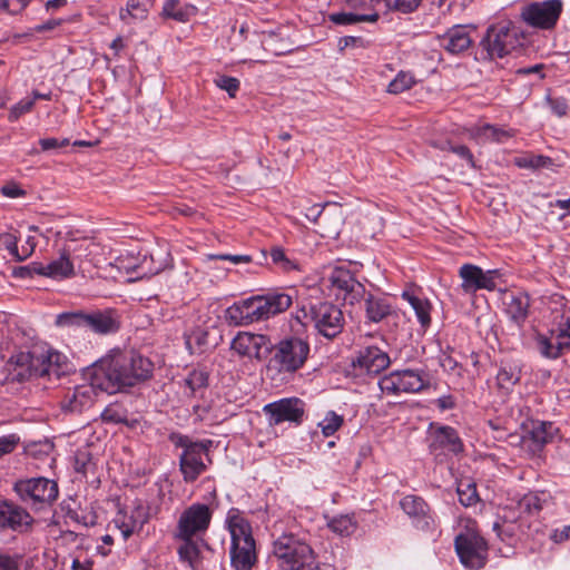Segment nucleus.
<instances>
[{
    "label": "nucleus",
    "mask_w": 570,
    "mask_h": 570,
    "mask_svg": "<svg viewBox=\"0 0 570 570\" xmlns=\"http://www.w3.org/2000/svg\"><path fill=\"white\" fill-rule=\"evenodd\" d=\"M154 363L135 351L114 350L86 371V379L108 394L128 392L153 377Z\"/></svg>",
    "instance_id": "1"
},
{
    "label": "nucleus",
    "mask_w": 570,
    "mask_h": 570,
    "mask_svg": "<svg viewBox=\"0 0 570 570\" xmlns=\"http://www.w3.org/2000/svg\"><path fill=\"white\" fill-rule=\"evenodd\" d=\"M226 525L230 534V567L234 570H252L257 563V551L250 522L238 509L232 508L226 517Z\"/></svg>",
    "instance_id": "2"
},
{
    "label": "nucleus",
    "mask_w": 570,
    "mask_h": 570,
    "mask_svg": "<svg viewBox=\"0 0 570 570\" xmlns=\"http://www.w3.org/2000/svg\"><path fill=\"white\" fill-rule=\"evenodd\" d=\"M59 360L58 352H18L3 365L0 383L24 382L32 377L49 375L52 367H56V372L58 371Z\"/></svg>",
    "instance_id": "3"
},
{
    "label": "nucleus",
    "mask_w": 570,
    "mask_h": 570,
    "mask_svg": "<svg viewBox=\"0 0 570 570\" xmlns=\"http://www.w3.org/2000/svg\"><path fill=\"white\" fill-rule=\"evenodd\" d=\"M303 326H313L318 335L334 340L344 330L345 317L343 311L331 302H316L303 305L295 315Z\"/></svg>",
    "instance_id": "4"
},
{
    "label": "nucleus",
    "mask_w": 570,
    "mask_h": 570,
    "mask_svg": "<svg viewBox=\"0 0 570 570\" xmlns=\"http://www.w3.org/2000/svg\"><path fill=\"white\" fill-rule=\"evenodd\" d=\"M307 341L297 336H287L273 344L267 370L277 374L293 375L306 363L309 354Z\"/></svg>",
    "instance_id": "5"
},
{
    "label": "nucleus",
    "mask_w": 570,
    "mask_h": 570,
    "mask_svg": "<svg viewBox=\"0 0 570 570\" xmlns=\"http://www.w3.org/2000/svg\"><path fill=\"white\" fill-rule=\"evenodd\" d=\"M273 554L281 570H301L315 563L313 549L295 534H283L274 541Z\"/></svg>",
    "instance_id": "6"
},
{
    "label": "nucleus",
    "mask_w": 570,
    "mask_h": 570,
    "mask_svg": "<svg viewBox=\"0 0 570 570\" xmlns=\"http://www.w3.org/2000/svg\"><path fill=\"white\" fill-rule=\"evenodd\" d=\"M13 491L22 502L30 503L36 510L51 507L59 495L57 482L43 476L18 480Z\"/></svg>",
    "instance_id": "7"
},
{
    "label": "nucleus",
    "mask_w": 570,
    "mask_h": 570,
    "mask_svg": "<svg viewBox=\"0 0 570 570\" xmlns=\"http://www.w3.org/2000/svg\"><path fill=\"white\" fill-rule=\"evenodd\" d=\"M518 38L510 22L492 24L480 41L482 59L494 60L509 55L517 46Z\"/></svg>",
    "instance_id": "8"
},
{
    "label": "nucleus",
    "mask_w": 570,
    "mask_h": 570,
    "mask_svg": "<svg viewBox=\"0 0 570 570\" xmlns=\"http://www.w3.org/2000/svg\"><path fill=\"white\" fill-rule=\"evenodd\" d=\"M454 547L460 562L470 570L483 568L488 560V542L478 532L468 530L454 539Z\"/></svg>",
    "instance_id": "9"
},
{
    "label": "nucleus",
    "mask_w": 570,
    "mask_h": 570,
    "mask_svg": "<svg viewBox=\"0 0 570 570\" xmlns=\"http://www.w3.org/2000/svg\"><path fill=\"white\" fill-rule=\"evenodd\" d=\"M562 11L561 0L535 1L523 7L520 17L534 29L551 30L556 27Z\"/></svg>",
    "instance_id": "10"
},
{
    "label": "nucleus",
    "mask_w": 570,
    "mask_h": 570,
    "mask_svg": "<svg viewBox=\"0 0 570 570\" xmlns=\"http://www.w3.org/2000/svg\"><path fill=\"white\" fill-rule=\"evenodd\" d=\"M213 511L207 504L194 503L185 509L177 522L175 539H189L204 534L212 522Z\"/></svg>",
    "instance_id": "11"
},
{
    "label": "nucleus",
    "mask_w": 570,
    "mask_h": 570,
    "mask_svg": "<svg viewBox=\"0 0 570 570\" xmlns=\"http://www.w3.org/2000/svg\"><path fill=\"white\" fill-rule=\"evenodd\" d=\"M169 441L176 446L181 448L179 455V471L186 483L195 482L207 469L202 459V454L191 444V439L178 432H173L168 436Z\"/></svg>",
    "instance_id": "12"
},
{
    "label": "nucleus",
    "mask_w": 570,
    "mask_h": 570,
    "mask_svg": "<svg viewBox=\"0 0 570 570\" xmlns=\"http://www.w3.org/2000/svg\"><path fill=\"white\" fill-rule=\"evenodd\" d=\"M35 523L27 509L12 500L0 498V532L28 534L32 532Z\"/></svg>",
    "instance_id": "13"
},
{
    "label": "nucleus",
    "mask_w": 570,
    "mask_h": 570,
    "mask_svg": "<svg viewBox=\"0 0 570 570\" xmlns=\"http://www.w3.org/2000/svg\"><path fill=\"white\" fill-rule=\"evenodd\" d=\"M230 350L242 357L264 361L272 354L273 343L265 334L238 332L232 340Z\"/></svg>",
    "instance_id": "14"
},
{
    "label": "nucleus",
    "mask_w": 570,
    "mask_h": 570,
    "mask_svg": "<svg viewBox=\"0 0 570 570\" xmlns=\"http://www.w3.org/2000/svg\"><path fill=\"white\" fill-rule=\"evenodd\" d=\"M523 434L520 438L521 446L531 455H539L543 448L551 443L558 432L552 422L530 421L522 424Z\"/></svg>",
    "instance_id": "15"
},
{
    "label": "nucleus",
    "mask_w": 570,
    "mask_h": 570,
    "mask_svg": "<svg viewBox=\"0 0 570 570\" xmlns=\"http://www.w3.org/2000/svg\"><path fill=\"white\" fill-rule=\"evenodd\" d=\"M328 282L336 291V297L343 299L345 304L360 303L365 295V286L344 267H335L328 276Z\"/></svg>",
    "instance_id": "16"
},
{
    "label": "nucleus",
    "mask_w": 570,
    "mask_h": 570,
    "mask_svg": "<svg viewBox=\"0 0 570 570\" xmlns=\"http://www.w3.org/2000/svg\"><path fill=\"white\" fill-rule=\"evenodd\" d=\"M305 217L321 228L320 233L322 235H337L340 233V226L343 223L342 207L330 202L324 205H312L307 208Z\"/></svg>",
    "instance_id": "17"
},
{
    "label": "nucleus",
    "mask_w": 570,
    "mask_h": 570,
    "mask_svg": "<svg viewBox=\"0 0 570 570\" xmlns=\"http://www.w3.org/2000/svg\"><path fill=\"white\" fill-rule=\"evenodd\" d=\"M429 451L434 456L451 453L459 455L464 452V444L458 431L450 425H434L431 423Z\"/></svg>",
    "instance_id": "18"
},
{
    "label": "nucleus",
    "mask_w": 570,
    "mask_h": 570,
    "mask_svg": "<svg viewBox=\"0 0 570 570\" xmlns=\"http://www.w3.org/2000/svg\"><path fill=\"white\" fill-rule=\"evenodd\" d=\"M459 276L462 278V289L465 293H475L480 289L494 291L497 288L495 281L501 274L499 269L484 272L478 265L463 264L459 269Z\"/></svg>",
    "instance_id": "19"
},
{
    "label": "nucleus",
    "mask_w": 570,
    "mask_h": 570,
    "mask_svg": "<svg viewBox=\"0 0 570 570\" xmlns=\"http://www.w3.org/2000/svg\"><path fill=\"white\" fill-rule=\"evenodd\" d=\"M263 411L275 425L286 421L301 424L305 414V403L298 397H285L266 404Z\"/></svg>",
    "instance_id": "20"
},
{
    "label": "nucleus",
    "mask_w": 570,
    "mask_h": 570,
    "mask_svg": "<svg viewBox=\"0 0 570 570\" xmlns=\"http://www.w3.org/2000/svg\"><path fill=\"white\" fill-rule=\"evenodd\" d=\"M261 302L257 295L235 302L225 309L226 323L230 326H247L264 321Z\"/></svg>",
    "instance_id": "21"
},
{
    "label": "nucleus",
    "mask_w": 570,
    "mask_h": 570,
    "mask_svg": "<svg viewBox=\"0 0 570 570\" xmlns=\"http://www.w3.org/2000/svg\"><path fill=\"white\" fill-rule=\"evenodd\" d=\"M389 354L377 345L361 346L352 360V366L361 373L377 375L389 367Z\"/></svg>",
    "instance_id": "22"
},
{
    "label": "nucleus",
    "mask_w": 570,
    "mask_h": 570,
    "mask_svg": "<svg viewBox=\"0 0 570 570\" xmlns=\"http://www.w3.org/2000/svg\"><path fill=\"white\" fill-rule=\"evenodd\" d=\"M400 507L416 529L426 531L432 528L434 519L431 508L423 498L414 494L405 495L400 501Z\"/></svg>",
    "instance_id": "23"
},
{
    "label": "nucleus",
    "mask_w": 570,
    "mask_h": 570,
    "mask_svg": "<svg viewBox=\"0 0 570 570\" xmlns=\"http://www.w3.org/2000/svg\"><path fill=\"white\" fill-rule=\"evenodd\" d=\"M148 519L147 509L141 503H137L130 511L119 509L114 523L120 530L124 540H127L135 532H139L148 522Z\"/></svg>",
    "instance_id": "24"
},
{
    "label": "nucleus",
    "mask_w": 570,
    "mask_h": 570,
    "mask_svg": "<svg viewBox=\"0 0 570 570\" xmlns=\"http://www.w3.org/2000/svg\"><path fill=\"white\" fill-rule=\"evenodd\" d=\"M120 322L114 309H96L86 312L85 330L98 335H108L118 332Z\"/></svg>",
    "instance_id": "25"
},
{
    "label": "nucleus",
    "mask_w": 570,
    "mask_h": 570,
    "mask_svg": "<svg viewBox=\"0 0 570 570\" xmlns=\"http://www.w3.org/2000/svg\"><path fill=\"white\" fill-rule=\"evenodd\" d=\"M540 354L547 358H558L566 351H570V324L550 337L539 334L535 338Z\"/></svg>",
    "instance_id": "26"
},
{
    "label": "nucleus",
    "mask_w": 570,
    "mask_h": 570,
    "mask_svg": "<svg viewBox=\"0 0 570 570\" xmlns=\"http://www.w3.org/2000/svg\"><path fill=\"white\" fill-rule=\"evenodd\" d=\"M99 390L94 386L89 381V385H81L73 389L72 392H68L65 396L62 409L72 413H80L83 410L90 407L94 402V392Z\"/></svg>",
    "instance_id": "27"
},
{
    "label": "nucleus",
    "mask_w": 570,
    "mask_h": 570,
    "mask_svg": "<svg viewBox=\"0 0 570 570\" xmlns=\"http://www.w3.org/2000/svg\"><path fill=\"white\" fill-rule=\"evenodd\" d=\"M362 299L364 301L365 317L371 323H380L393 313V306L385 296L365 291Z\"/></svg>",
    "instance_id": "28"
},
{
    "label": "nucleus",
    "mask_w": 570,
    "mask_h": 570,
    "mask_svg": "<svg viewBox=\"0 0 570 570\" xmlns=\"http://www.w3.org/2000/svg\"><path fill=\"white\" fill-rule=\"evenodd\" d=\"M257 296L262 299L261 309L264 320L287 311L293 304L292 296L284 292H271Z\"/></svg>",
    "instance_id": "29"
},
{
    "label": "nucleus",
    "mask_w": 570,
    "mask_h": 570,
    "mask_svg": "<svg viewBox=\"0 0 570 570\" xmlns=\"http://www.w3.org/2000/svg\"><path fill=\"white\" fill-rule=\"evenodd\" d=\"M443 48L451 53H460L472 45L470 32L464 26H454L440 37Z\"/></svg>",
    "instance_id": "30"
},
{
    "label": "nucleus",
    "mask_w": 570,
    "mask_h": 570,
    "mask_svg": "<svg viewBox=\"0 0 570 570\" xmlns=\"http://www.w3.org/2000/svg\"><path fill=\"white\" fill-rule=\"evenodd\" d=\"M505 305V311L510 318L518 325H521L529 314L530 297L527 293L518 292L508 297Z\"/></svg>",
    "instance_id": "31"
},
{
    "label": "nucleus",
    "mask_w": 570,
    "mask_h": 570,
    "mask_svg": "<svg viewBox=\"0 0 570 570\" xmlns=\"http://www.w3.org/2000/svg\"><path fill=\"white\" fill-rule=\"evenodd\" d=\"M405 393H420L430 387V375L425 370H403Z\"/></svg>",
    "instance_id": "32"
},
{
    "label": "nucleus",
    "mask_w": 570,
    "mask_h": 570,
    "mask_svg": "<svg viewBox=\"0 0 570 570\" xmlns=\"http://www.w3.org/2000/svg\"><path fill=\"white\" fill-rule=\"evenodd\" d=\"M70 252L63 249L60 257L46 264L47 277L62 279L73 276V264L69 258Z\"/></svg>",
    "instance_id": "33"
},
{
    "label": "nucleus",
    "mask_w": 570,
    "mask_h": 570,
    "mask_svg": "<svg viewBox=\"0 0 570 570\" xmlns=\"http://www.w3.org/2000/svg\"><path fill=\"white\" fill-rule=\"evenodd\" d=\"M180 540L183 543L177 550L179 560L187 562L193 570H198L202 564V554L198 542L195 541L194 538Z\"/></svg>",
    "instance_id": "34"
},
{
    "label": "nucleus",
    "mask_w": 570,
    "mask_h": 570,
    "mask_svg": "<svg viewBox=\"0 0 570 570\" xmlns=\"http://www.w3.org/2000/svg\"><path fill=\"white\" fill-rule=\"evenodd\" d=\"M209 385V373L205 368H193L184 379V386L189 390V396L203 393Z\"/></svg>",
    "instance_id": "35"
},
{
    "label": "nucleus",
    "mask_w": 570,
    "mask_h": 570,
    "mask_svg": "<svg viewBox=\"0 0 570 570\" xmlns=\"http://www.w3.org/2000/svg\"><path fill=\"white\" fill-rule=\"evenodd\" d=\"M380 14L376 11L370 13L338 12L330 14V21L335 24L350 26L360 22H376Z\"/></svg>",
    "instance_id": "36"
},
{
    "label": "nucleus",
    "mask_w": 570,
    "mask_h": 570,
    "mask_svg": "<svg viewBox=\"0 0 570 570\" xmlns=\"http://www.w3.org/2000/svg\"><path fill=\"white\" fill-rule=\"evenodd\" d=\"M456 492L460 503L464 507L475 505L480 500L476 484L470 479L460 480L458 482Z\"/></svg>",
    "instance_id": "37"
},
{
    "label": "nucleus",
    "mask_w": 570,
    "mask_h": 570,
    "mask_svg": "<svg viewBox=\"0 0 570 570\" xmlns=\"http://www.w3.org/2000/svg\"><path fill=\"white\" fill-rule=\"evenodd\" d=\"M154 3L155 0H129L126 12L124 10L120 11V18L126 21L127 16H129L134 19L142 20L147 17Z\"/></svg>",
    "instance_id": "38"
},
{
    "label": "nucleus",
    "mask_w": 570,
    "mask_h": 570,
    "mask_svg": "<svg viewBox=\"0 0 570 570\" xmlns=\"http://www.w3.org/2000/svg\"><path fill=\"white\" fill-rule=\"evenodd\" d=\"M86 311L78 309L63 312L56 316L55 324L58 327L85 328Z\"/></svg>",
    "instance_id": "39"
},
{
    "label": "nucleus",
    "mask_w": 570,
    "mask_h": 570,
    "mask_svg": "<svg viewBox=\"0 0 570 570\" xmlns=\"http://www.w3.org/2000/svg\"><path fill=\"white\" fill-rule=\"evenodd\" d=\"M30 566L23 554L0 551V570H29Z\"/></svg>",
    "instance_id": "40"
},
{
    "label": "nucleus",
    "mask_w": 570,
    "mask_h": 570,
    "mask_svg": "<svg viewBox=\"0 0 570 570\" xmlns=\"http://www.w3.org/2000/svg\"><path fill=\"white\" fill-rule=\"evenodd\" d=\"M519 525L517 524V519L514 517L508 515L507 513L500 517V520L495 521L492 525V529L497 532L501 540L515 537Z\"/></svg>",
    "instance_id": "41"
},
{
    "label": "nucleus",
    "mask_w": 570,
    "mask_h": 570,
    "mask_svg": "<svg viewBox=\"0 0 570 570\" xmlns=\"http://www.w3.org/2000/svg\"><path fill=\"white\" fill-rule=\"evenodd\" d=\"M161 14L166 19H173L178 22H187L189 20L188 9L179 6L178 0H166Z\"/></svg>",
    "instance_id": "42"
},
{
    "label": "nucleus",
    "mask_w": 570,
    "mask_h": 570,
    "mask_svg": "<svg viewBox=\"0 0 570 570\" xmlns=\"http://www.w3.org/2000/svg\"><path fill=\"white\" fill-rule=\"evenodd\" d=\"M272 263L282 272L289 273L298 271V265L295 261L288 258L284 249L279 246H274L269 252Z\"/></svg>",
    "instance_id": "43"
},
{
    "label": "nucleus",
    "mask_w": 570,
    "mask_h": 570,
    "mask_svg": "<svg viewBox=\"0 0 570 570\" xmlns=\"http://www.w3.org/2000/svg\"><path fill=\"white\" fill-rule=\"evenodd\" d=\"M101 421L111 424H128L127 410L119 404L108 405L100 415Z\"/></svg>",
    "instance_id": "44"
},
{
    "label": "nucleus",
    "mask_w": 570,
    "mask_h": 570,
    "mask_svg": "<svg viewBox=\"0 0 570 570\" xmlns=\"http://www.w3.org/2000/svg\"><path fill=\"white\" fill-rule=\"evenodd\" d=\"M520 380V370L517 366L505 364L502 365L498 372L497 381L501 389H510Z\"/></svg>",
    "instance_id": "45"
},
{
    "label": "nucleus",
    "mask_w": 570,
    "mask_h": 570,
    "mask_svg": "<svg viewBox=\"0 0 570 570\" xmlns=\"http://www.w3.org/2000/svg\"><path fill=\"white\" fill-rule=\"evenodd\" d=\"M415 83L414 77L410 72L400 71L389 83L387 92L397 95L412 88Z\"/></svg>",
    "instance_id": "46"
},
{
    "label": "nucleus",
    "mask_w": 570,
    "mask_h": 570,
    "mask_svg": "<svg viewBox=\"0 0 570 570\" xmlns=\"http://www.w3.org/2000/svg\"><path fill=\"white\" fill-rule=\"evenodd\" d=\"M344 424V417L334 411H328L324 420L318 424L324 436H332Z\"/></svg>",
    "instance_id": "47"
},
{
    "label": "nucleus",
    "mask_w": 570,
    "mask_h": 570,
    "mask_svg": "<svg viewBox=\"0 0 570 570\" xmlns=\"http://www.w3.org/2000/svg\"><path fill=\"white\" fill-rule=\"evenodd\" d=\"M389 10L409 14L419 9L423 0H383Z\"/></svg>",
    "instance_id": "48"
},
{
    "label": "nucleus",
    "mask_w": 570,
    "mask_h": 570,
    "mask_svg": "<svg viewBox=\"0 0 570 570\" xmlns=\"http://www.w3.org/2000/svg\"><path fill=\"white\" fill-rule=\"evenodd\" d=\"M520 167H528L532 169L549 168L553 165V160L543 155H529L518 160Z\"/></svg>",
    "instance_id": "49"
},
{
    "label": "nucleus",
    "mask_w": 570,
    "mask_h": 570,
    "mask_svg": "<svg viewBox=\"0 0 570 570\" xmlns=\"http://www.w3.org/2000/svg\"><path fill=\"white\" fill-rule=\"evenodd\" d=\"M328 527L336 533L344 535L350 534L355 529V523L353 519L348 515H340L333 518L328 522Z\"/></svg>",
    "instance_id": "50"
},
{
    "label": "nucleus",
    "mask_w": 570,
    "mask_h": 570,
    "mask_svg": "<svg viewBox=\"0 0 570 570\" xmlns=\"http://www.w3.org/2000/svg\"><path fill=\"white\" fill-rule=\"evenodd\" d=\"M214 83L222 90H225L230 98H235L237 91L239 90L240 82L237 78L226 76V75H218L214 79Z\"/></svg>",
    "instance_id": "51"
},
{
    "label": "nucleus",
    "mask_w": 570,
    "mask_h": 570,
    "mask_svg": "<svg viewBox=\"0 0 570 570\" xmlns=\"http://www.w3.org/2000/svg\"><path fill=\"white\" fill-rule=\"evenodd\" d=\"M420 325L425 330L431 325V311L432 305L428 298H422L421 302L413 308Z\"/></svg>",
    "instance_id": "52"
},
{
    "label": "nucleus",
    "mask_w": 570,
    "mask_h": 570,
    "mask_svg": "<svg viewBox=\"0 0 570 570\" xmlns=\"http://www.w3.org/2000/svg\"><path fill=\"white\" fill-rule=\"evenodd\" d=\"M451 352L452 348L450 346H448L446 351H442L439 356V364L443 371L461 375L462 365L452 357Z\"/></svg>",
    "instance_id": "53"
},
{
    "label": "nucleus",
    "mask_w": 570,
    "mask_h": 570,
    "mask_svg": "<svg viewBox=\"0 0 570 570\" xmlns=\"http://www.w3.org/2000/svg\"><path fill=\"white\" fill-rule=\"evenodd\" d=\"M482 135L495 142H503L504 140L513 136L511 131L498 128L489 124L482 127Z\"/></svg>",
    "instance_id": "54"
},
{
    "label": "nucleus",
    "mask_w": 570,
    "mask_h": 570,
    "mask_svg": "<svg viewBox=\"0 0 570 570\" xmlns=\"http://www.w3.org/2000/svg\"><path fill=\"white\" fill-rule=\"evenodd\" d=\"M519 509L528 514L538 513L541 511L542 505L540 499L533 494L524 495L518 503Z\"/></svg>",
    "instance_id": "55"
},
{
    "label": "nucleus",
    "mask_w": 570,
    "mask_h": 570,
    "mask_svg": "<svg viewBox=\"0 0 570 570\" xmlns=\"http://www.w3.org/2000/svg\"><path fill=\"white\" fill-rule=\"evenodd\" d=\"M68 517L76 521L79 524H82L85 527H94L97 523V514L92 511L90 512H81L70 510L68 512Z\"/></svg>",
    "instance_id": "56"
},
{
    "label": "nucleus",
    "mask_w": 570,
    "mask_h": 570,
    "mask_svg": "<svg viewBox=\"0 0 570 570\" xmlns=\"http://www.w3.org/2000/svg\"><path fill=\"white\" fill-rule=\"evenodd\" d=\"M370 46V41L364 39L361 36H345L340 38L338 47L341 50L352 47V48H367Z\"/></svg>",
    "instance_id": "57"
},
{
    "label": "nucleus",
    "mask_w": 570,
    "mask_h": 570,
    "mask_svg": "<svg viewBox=\"0 0 570 570\" xmlns=\"http://www.w3.org/2000/svg\"><path fill=\"white\" fill-rule=\"evenodd\" d=\"M20 442L17 434H8L0 438V458L6 454L12 453Z\"/></svg>",
    "instance_id": "58"
},
{
    "label": "nucleus",
    "mask_w": 570,
    "mask_h": 570,
    "mask_svg": "<svg viewBox=\"0 0 570 570\" xmlns=\"http://www.w3.org/2000/svg\"><path fill=\"white\" fill-rule=\"evenodd\" d=\"M191 337L197 345L199 354L205 353L210 347L208 342L209 333L206 330H195L191 334Z\"/></svg>",
    "instance_id": "59"
},
{
    "label": "nucleus",
    "mask_w": 570,
    "mask_h": 570,
    "mask_svg": "<svg viewBox=\"0 0 570 570\" xmlns=\"http://www.w3.org/2000/svg\"><path fill=\"white\" fill-rule=\"evenodd\" d=\"M33 105H35V99H27V100L19 101L16 106L12 107L10 115H9V119L10 120L18 119L21 115L29 112L33 108Z\"/></svg>",
    "instance_id": "60"
},
{
    "label": "nucleus",
    "mask_w": 570,
    "mask_h": 570,
    "mask_svg": "<svg viewBox=\"0 0 570 570\" xmlns=\"http://www.w3.org/2000/svg\"><path fill=\"white\" fill-rule=\"evenodd\" d=\"M210 259H220V261H229L233 264H248L253 262L250 255H230V254H219V255H210Z\"/></svg>",
    "instance_id": "61"
},
{
    "label": "nucleus",
    "mask_w": 570,
    "mask_h": 570,
    "mask_svg": "<svg viewBox=\"0 0 570 570\" xmlns=\"http://www.w3.org/2000/svg\"><path fill=\"white\" fill-rule=\"evenodd\" d=\"M548 104L552 111L558 116H566L568 112V104L564 98H550L548 97Z\"/></svg>",
    "instance_id": "62"
},
{
    "label": "nucleus",
    "mask_w": 570,
    "mask_h": 570,
    "mask_svg": "<svg viewBox=\"0 0 570 570\" xmlns=\"http://www.w3.org/2000/svg\"><path fill=\"white\" fill-rule=\"evenodd\" d=\"M1 194L9 198H18L26 196V190L12 181L1 187Z\"/></svg>",
    "instance_id": "63"
},
{
    "label": "nucleus",
    "mask_w": 570,
    "mask_h": 570,
    "mask_svg": "<svg viewBox=\"0 0 570 570\" xmlns=\"http://www.w3.org/2000/svg\"><path fill=\"white\" fill-rule=\"evenodd\" d=\"M380 389L383 393L397 395L396 387H395V381L394 375L392 373L384 375L379 381Z\"/></svg>",
    "instance_id": "64"
}]
</instances>
